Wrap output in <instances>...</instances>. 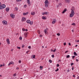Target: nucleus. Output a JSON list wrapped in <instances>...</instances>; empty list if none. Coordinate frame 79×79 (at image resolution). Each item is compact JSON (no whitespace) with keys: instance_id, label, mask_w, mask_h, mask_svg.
I'll use <instances>...</instances> for the list:
<instances>
[{"instance_id":"1","label":"nucleus","mask_w":79,"mask_h":79,"mask_svg":"<svg viewBox=\"0 0 79 79\" xmlns=\"http://www.w3.org/2000/svg\"><path fill=\"white\" fill-rule=\"evenodd\" d=\"M71 10L72 11H71V13L70 15V18H72V17L74 15V10L73 9H72Z\"/></svg>"},{"instance_id":"2","label":"nucleus","mask_w":79,"mask_h":79,"mask_svg":"<svg viewBox=\"0 0 79 79\" xmlns=\"http://www.w3.org/2000/svg\"><path fill=\"white\" fill-rule=\"evenodd\" d=\"M45 4V7H48V0H46L44 2Z\"/></svg>"},{"instance_id":"3","label":"nucleus","mask_w":79,"mask_h":79,"mask_svg":"<svg viewBox=\"0 0 79 79\" xmlns=\"http://www.w3.org/2000/svg\"><path fill=\"white\" fill-rule=\"evenodd\" d=\"M2 24H3L4 25H7V24H8L7 21L5 20H3L2 21Z\"/></svg>"},{"instance_id":"4","label":"nucleus","mask_w":79,"mask_h":79,"mask_svg":"<svg viewBox=\"0 0 79 79\" xmlns=\"http://www.w3.org/2000/svg\"><path fill=\"white\" fill-rule=\"evenodd\" d=\"M10 16H11V18H12L13 19L15 18V15L12 13H11L10 14Z\"/></svg>"},{"instance_id":"5","label":"nucleus","mask_w":79,"mask_h":79,"mask_svg":"<svg viewBox=\"0 0 79 79\" xmlns=\"http://www.w3.org/2000/svg\"><path fill=\"white\" fill-rule=\"evenodd\" d=\"M26 20V19L24 17H23L22 18V22H24V21H25Z\"/></svg>"},{"instance_id":"6","label":"nucleus","mask_w":79,"mask_h":79,"mask_svg":"<svg viewBox=\"0 0 79 79\" xmlns=\"http://www.w3.org/2000/svg\"><path fill=\"white\" fill-rule=\"evenodd\" d=\"M56 22V19H53V21L52 22V24H54Z\"/></svg>"},{"instance_id":"7","label":"nucleus","mask_w":79,"mask_h":79,"mask_svg":"<svg viewBox=\"0 0 79 79\" xmlns=\"http://www.w3.org/2000/svg\"><path fill=\"white\" fill-rule=\"evenodd\" d=\"M6 41L8 44H10V40L9 39H7L6 40Z\"/></svg>"},{"instance_id":"8","label":"nucleus","mask_w":79,"mask_h":79,"mask_svg":"<svg viewBox=\"0 0 79 79\" xmlns=\"http://www.w3.org/2000/svg\"><path fill=\"white\" fill-rule=\"evenodd\" d=\"M70 0H65V2L66 3H70Z\"/></svg>"},{"instance_id":"9","label":"nucleus","mask_w":79,"mask_h":79,"mask_svg":"<svg viewBox=\"0 0 79 79\" xmlns=\"http://www.w3.org/2000/svg\"><path fill=\"white\" fill-rule=\"evenodd\" d=\"M26 22L27 23H28V24H30L31 23V21L29 20H27L26 21Z\"/></svg>"},{"instance_id":"10","label":"nucleus","mask_w":79,"mask_h":79,"mask_svg":"<svg viewBox=\"0 0 79 79\" xmlns=\"http://www.w3.org/2000/svg\"><path fill=\"white\" fill-rule=\"evenodd\" d=\"M35 13L34 12H32L31 13V15H35Z\"/></svg>"},{"instance_id":"11","label":"nucleus","mask_w":79,"mask_h":79,"mask_svg":"<svg viewBox=\"0 0 79 79\" xmlns=\"http://www.w3.org/2000/svg\"><path fill=\"white\" fill-rule=\"evenodd\" d=\"M9 10L10 8L9 7L6 8V11H9Z\"/></svg>"},{"instance_id":"12","label":"nucleus","mask_w":79,"mask_h":79,"mask_svg":"<svg viewBox=\"0 0 79 79\" xmlns=\"http://www.w3.org/2000/svg\"><path fill=\"white\" fill-rule=\"evenodd\" d=\"M35 58V55H32L31 56V58L34 59Z\"/></svg>"},{"instance_id":"13","label":"nucleus","mask_w":79,"mask_h":79,"mask_svg":"<svg viewBox=\"0 0 79 79\" xmlns=\"http://www.w3.org/2000/svg\"><path fill=\"white\" fill-rule=\"evenodd\" d=\"M1 5L3 7V8H5L6 7V6L5 4H2Z\"/></svg>"},{"instance_id":"14","label":"nucleus","mask_w":79,"mask_h":79,"mask_svg":"<svg viewBox=\"0 0 79 79\" xmlns=\"http://www.w3.org/2000/svg\"><path fill=\"white\" fill-rule=\"evenodd\" d=\"M67 10L66 9H65L62 12V13L63 14V13H65V12H66V11H67Z\"/></svg>"},{"instance_id":"15","label":"nucleus","mask_w":79,"mask_h":79,"mask_svg":"<svg viewBox=\"0 0 79 79\" xmlns=\"http://www.w3.org/2000/svg\"><path fill=\"white\" fill-rule=\"evenodd\" d=\"M73 54L75 56H77V53L76 52H74Z\"/></svg>"},{"instance_id":"16","label":"nucleus","mask_w":79,"mask_h":79,"mask_svg":"<svg viewBox=\"0 0 79 79\" xmlns=\"http://www.w3.org/2000/svg\"><path fill=\"white\" fill-rule=\"evenodd\" d=\"M42 19H43L45 20V19H47V18H45V16H43L42 17Z\"/></svg>"},{"instance_id":"17","label":"nucleus","mask_w":79,"mask_h":79,"mask_svg":"<svg viewBox=\"0 0 79 79\" xmlns=\"http://www.w3.org/2000/svg\"><path fill=\"white\" fill-rule=\"evenodd\" d=\"M2 9H3V7L2 5H1L0 6V10H2Z\"/></svg>"},{"instance_id":"18","label":"nucleus","mask_w":79,"mask_h":79,"mask_svg":"<svg viewBox=\"0 0 79 79\" xmlns=\"http://www.w3.org/2000/svg\"><path fill=\"white\" fill-rule=\"evenodd\" d=\"M24 34L25 37H27V33H25Z\"/></svg>"},{"instance_id":"19","label":"nucleus","mask_w":79,"mask_h":79,"mask_svg":"<svg viewBox=\"0 0 79 79\" xmlns=\"http://www.w3.org/2000/svg\"><path fill=\"white\" fill-rule=\"evenodd\" d=\"M10 63V64H14V62H11Z\"/></svg>"},{"instance_id":"20","label":"nucleus","mask_w":79,"mask_h":79,"mask_svg":"<svg viewBox=\"0 0 79 79\" xmlns=\"http://www.w3.org/2000/svg\"><path fill=\"white\" fill-rule=\"evenodd\" d=\"M27 3H28V4H30V0H27Z\"/></svg>"},{"instance_id":"21","label":"nucleus","mask_w":79,"mask_h":79,"mask_svg":"<svg viewBox=\"0 0 79 79\" xmlns=\"http://www.w3.org/2000/svg\"><path fill=\"white\" fill-rule=\"evenodd\" d=\"M66 57L68 58H70V56L69 55H68L66 56Z\"/></svg>"},{"instance_id":"22","label":"nucleus","mask_w":79,"mask_h":79,"mask_svg":"<svg viewBox=\"0 0 79 79\" xmlns=\"http://www.w3.org/2000/svg\"><path fill=\"white\" fill-rule=\"evenodd\" d=\"M46 12H43L42 13V15H46Z\"/></svg>"},{"instance_id":"23","label":"nucleus","mask_w":79,"mask_h":79,"mask_svg":"<svg viewBox=\"0 0 79 79\" xmlns=\"http://www.w3.org/2000/svg\"><path fill=\"white\" fill-rule=\"evenodd\" d=\"M31 25H32L33 24V22H30V23Z\"/></svg>"},{"instance_id":"24","label":"nucleus","mask_w":79,"mask_h":79,"mask_svg":"<svg viewBox=\"0 0 79 79\" xmlns=\"http://www.w3.org/2000/svg\"><path fill=\"white\" fill-rule=\"evenodd\" d=\"M47 30L45 29L44 31V32H45V34H47Z\"/></svg>"},{"instance_id":"25","label":"nucleus","mask_w":79,"mask_h":79,"mask_svg":"<svg viewBox=\"0 0 79 79\" xmlns=\"http://www.w3.org/2000/svg\"><path fill=\"white\" fill-rule=\"evenodd\" d=\"M40 69L41 70L42 69H43V67L40 66Z\"/></svg>"},{"instance_id":"26","label":"nucleus","mask_w":79,"mask_h":79,"mask_svg":"<svg viewBox=\"0 0 79 79\" xmlns=\"http://www.w3.org/2000/svg\"><path fill=\"white\" fill-rule=\"evenodd\" d=\"M49 61L50 63H52V60H49Z\"/></svg>"},{"instance_id":"27","label":"nucleus","mask_w":79,"mask_h":79,"mask_svg":"<svg viewBox=\"0 0 79 79\" xmlns=\"http://www.w3.org/2000/svg\"><path fill=\"white\" fill-rule=\"evenodd\" d=\"M17 10H18V7H15V10L16 11H17Z\"/></svg>"},{"instance_id":"28","label":"nucleus","mask_w":79,"mask_h":79,"mask_svg":"<svg viewBox=\"0 0 79 79\" xmlns=\"http://www.w3.org/2000/svg\"><path fill=\"white\" fill-rule=\"evenodd\" d=\"M22 37H21V36L20 37H19L20 40H22Z\"/></svg>"},{"instance_id":"29","label":"nucleus","mask_w":79,"mask_h":79,"mask_svg":"<svg viewBox=\"0 0 79 79\" xmlns=\"http://www.w3.org/2000/svg\"><path fill=\"white\" fill-rule=\"evenodd\" d=\"M72 25H73V26H76V24H75V23H73L72 24Z\"/></svg>"},{"instance_id":"30","label":"nucleus","mask_w":79,"mask_h":79,"mask_svg":"<svg viewBox=\"0 0 79 79\" xmlns=\"http://www.w3.org/2000/svg\"><path fill=\"white\" fill-rule=\"evenodd\" d=\"M59 70V69H58V68H57V69L55 70V71H56V72L58 71Z\"/></svg>"},{"instance_id":"31","label":"nucleus","mask_w":79,"mask_h":79,"mask_svg":"<svg viewBox=\"0 0 79 79\" xmlns=\"http://www.w3.org/2000/svg\"><path fill=\"white\" fill-rule=\"evenodd\" d=\"M27 7V5H25L24 6V8H26Z\"/></svg>"},{"instance_id":"32","label":"nucleus","mask_w":79,"mask_h":79,"mask_svg":"<svg viewBox=\"0 0 79 79\" xmlns=\"http://www.w3.org/2000/svg\"><path fill=\"white\" fill-rule=\"evenodd\" d=\"M13 76L15 77V76H16V74L15 73L13 75Z\"/></svg>"},{"instance_id":"33","label":"nucleus","mask_w":79,"mask_h":79,"mask_svg":"<svg viewBox=\"0 0 79 79\" xmlns=\"http://www.w3.org/2000/svg\"><path fill=\"white\" fill-rule=\"evenodd\" d=\"M57 35H58V36H60V33H57Z\"/></svg>"},{"instance_id":"34","label":"nucleus","mask_w":79,"mask_h":79,"mask_svg":"<svg viewBox=\"0 0 79 79\" xmlns=\"http://www.w3.org/2000/svg\"><path fill=\"white\" fill-rule=\"evenodd\" d=\"M59 66H60V65H59V64H57L56 65L57 67H59Z\"/></svg>"},{"instance_id":"35","label":"nucleus","mask_w":79,"mask_h":79,"mask_svg":"<svg viewBox=\"0 0 79 79\" xmlns=\"http://www.w3.org/2000/svg\"><path fill=\"white\" fill-rule=\"evenodd\" d=\"M56 49H54V50H53V52H55V51H56Z\"/></svg>"},{"instance_id":"36","label":"nucleus","mask_w":79,"mask_h":79,"mask_svg":"<svg viewBox=\"0 0 79 79\" xmlns=\"http://www.w3.org/2000/svg\"><path fill=\"white\" fill-rule=\"evenodd\" d=\"M49 13L48 12H46V15H48Z\"/></svg>"},{"instance_id":"37","label":"nucleus","mask_w":79,"mask_h":79,"mask_svg":"<svg viewBox=\"0 0 79 79\" xmlns=\"http://www.w3.org/2000/svg\"><path fill=\"white\" fill-rule=\"evenodd\" d=\"M75 58V56H72V58L73 59H74Z\"/></svg>"},{"instance_id":"38","label":"nucleus","mask_w":79,"mask_h":79,"mask_svg":"<svg viewBox=\"0 0 79 79\" xmlns=\"http://www.w3.org/2000/svg\"><path fill=\"white\" fill-rule=\"evenodd\" d=\"M16 2H20V1H21V0H16Z\"/></svg>"},{"instance_id":"39","label":"nucleus","mask_w":79,"mask_h":79,"mask_svg":"<svg viewBox=\"0 0 79 79\" xmlns=\"http://www.w3.org/2000/svg\"><path fill=\"white\" fill-rule=\"evenodd\" d=\"M54 55H52V58H54Z\"/></svg>"},{"instance_id":"40","label":"nucleus","mask_w":79,"mask_h":79,"mask_svg":"<svg viewBox=\"0 0 79 79\" xmlns=\"http://www.w3.org/2000/svg\"><path fill=\"white\" fill-rule=\"evenodd\" d=\"M24 44H23L22 48H24Z\"/></svg>"},{"instance_id":"41","label":"nucleus","mask_w":79,"mask_h":79,"mask_svg":"<svg viewBox=\"0 0 79 79\" xmlns=\"http://www.w3.org/2000/svg\"><path fill=\"white\" fill-rule=\"evenodd\" d=\"M25 13H26V15H27V14H29V12H27Z\"/></svg>"},{"instance_id":"42","label":"nucleus","mask_w":79,"mask_h":79,"mask_svg":"<svg viewBox=\"0 0 79 79\" xmlns=\"http://www.w3.org/2000/svg\"><path fill=\"white\" fill-rule=\"evenodd\" d=\"M29 52V51H27L26 52V53H27H27H28V52Z\"/></svg>"},{"instance_id":"43","label":"nucleus","mask_w":79,"mask_h":79,"mask_svg":"<svg viewBox=\"0 0 79 79\" xmlns=\"http://www.w3.org/2000/svg\"><path fill=\"white\" fill-rule=\"evenodd\" d=\"M69 45H70V46H71V43H69Z\"/></svg>"},{"instance_id":"44","label":"nucleus","mask_w":79,"mask_h":79,"mask_svg":"<svg viewBox=\"0 0 79 79\" xmlns=\"http://www.w3.org/2000/svg\"><path fill=\"white\" fill-rule=\"evenodd\" d=\"M22 31H25V29H24V28H23Z\"/></svg>"},{"instance_id":"45","label":"nucleus","mask_w":79,"mask_h":79,"mask_svg":"<svg viewBox=\"0 0 79 79\" xmlns=\"http://www.w3.org/2000/svg\"><path fill=\"white\" fill-rule=\"evenodd\" d=\"M17 48H18L19 49H21V48L20 47H17Z\"/></svg>"},{"instance_id":"46","label":"nucleus","mask_w":79,"mask_h":79,"mask_svg":"<svg viewBox=\"0 0 79 79\" xmlns=\"http://www.w3.org/2000/svg\"><path fill=\"white\" fill-rule=\"evenodd\" d=\"M38 32L39 34H40V31H38Z\"/></svg>"},{"instance_id":"47","label":"nucleus","mask_w":79,"mask_h":79,"mask_svg":"<svg viewBox=\"0 0 79 79\" xmlns=\"http://www.w3.org/2000/svg\"><path fill=\"white\" fill-rule=\"evenodd\" d=\"M23 15L24 16L25 15H26V13H24L23 14Z\"/></svg>"},{"instance_id":"48","label":"nucleus","mask_w":79,"mask_h":79,"mask_svg":"<svg viewBox=\"0 0 79 79\" xmlns=\"http://www.w3.org/2000/svg\"><path fill=\"white\" fill-rule=\"evenodd\" d=\"M67 52H68V51H66L65 52V53H67Z\"/></svg>"},{"instance_id":"49","label":"nucleus","mask_w":79,"mask_h":79,"mask_svg":"<svg viewBox=\"0 0 79 79\" xmlns=\"http://www.w3.org/2000/svg\"><path fill=\"white\" fill-rule=\"evenodd\" d=\"M73 64H74V63H71V66H73Z\"/></svg>"},{"instance_id":"50","label":"nucleus","mask_w":79,"mask_h":79,"mask_svg":"<svg viewBox=\"0 0 79 79\" xmlns=\"http://www.w3.org/2000/svg\"><path fill=\"white\" fill-rule=\"evenodd\" d=\"M19 63H21V61L19 60Z\"/></svg>"},{"instance_id":"51","label":"nucleus","mask_w":79,"mask_h":79,"mask_svg":"<svg viewBox=\"0 0 79 79\" xmlns=\"http://www.w3.org/2000/svg\"><path fill=\"white\" fill-rule=\"evenodd\" d=\"M2 66H3V65L2 64H0V67H2Z\"/></svg>"},{"instance_id":"52","label":"nucleus","mask_w":79,"mask_h":79,"mask_svg":"<svg viewBox=\"0 0 79 79\" xmlns=\"http://www.w3.org/2000/svg\"><path fill=\"white\" fill-rule=\"evenodd\" d=\"M3 66H5V64H3Z\"/></svg>"},{"instance_id":"53","label":"nucleus","mask_w":79,"mask_h":79,"mask_svg":"<svg viewBox=\"0 0 79 79\" xmlns=\"http://www.w3.org/2000/svg\"><path fill=\"white\" fill-rule=\"evenodd\" d=\"M66 43H64V45H66Z\"/></svg>"},{"instance_id":"54","label":"nucleus","mask_w":79,"mask_h":79,"mask_svg":"<svg viewBox=\"0 0 79 79\" xmlns=\"http://www.w3.org/2000/svg\"><path fill=\"white\" fill-rule=\"evenodd\" d=\"M28 48H30V49L31 48V46H28Z\"/></svg>"},{"instance_id":"55","label":"nucleus","mask_w":79,"mask_h":79,"mask_svg":"<svg viewBox=\"0 0 79 79\" xmlns=\"http://www.w3.org/2000/svg\"><path fill=\"white\" fill-rule=\"evenodd\" d=\"M67 72H69V69L67 70Z\"/></svg>"},{"instance_id":"56","label":"nucleus","mask_w":79,"mask_h":79,"mask_svg":"<svg viewBox=\"0 0 79 79\" xmlns=\"http://www.w3.org/2000/svg\"><path fill=\"white\" fill-rule=\"evenodd\" d=\"M42 36H43V35H40V36L41 37H42Z\"/></svg>"},{"instance_id":"57","label":"nucleus","mask_w":79,"mask_h":79,"mask_svg":"<svg viewBox=\"0 0 79 79\" xmlns=\"http://www.w3.org/2000/svg\"><path fill=\"white\" fill-rule=\"evenodd\" d=\"M77 79H79V76L77 77Z\"/></svg>"},{"instance_id":"58","label":"nucleus","mask_w":79,"mask_h":79,"mask_svg":"<svg viewBox=\"0 0 79 79\" xmlns=\"http://www.w3.org/2000/svg\"><path fill=\"white\" fill-rule=\"evenodd\" d=\"M72 70H73H73H74V67H72Z\"/></svg>"},{"instance_id":"59","label":"nucleus","mask_w":79,"mask_h":79,"mask_svg":"<svg viewBox=\"0 0 79 79\" xmlns=\"http://www.w3.org/2000/svg\"><path fill=\"white\" fill-rule=\"evenodd\" d=\"M51 52H53V49H52L51 50Z\"/></svg>"},{"instance_id":"60","label":"nucleus","mask_w":79,"mask_h":79,"mask_svg":"<svg viewBox=\"0 0 79 79\" xmlns=\"http://www.w3.org/2000/svg\"><path fill=\"white\" fill-rule=\"evenodd\" d=\"M59 5H60V6H61V5L62 4H61V3H60L59 4Z\"/></svg>"},{"instance_id":"61","label":"nucleus","mask_w":79,"mask_h":79,"mask_svg":"<svg viewBox=\"0 0 79 79\" xmlns=\"http://www.w3.org/2000/svg\"><path fill=\"white\" fill-rule=\"evenodd\" d=\"M16 69H17V70H18V69H19V68H16Z\"/></svg>"},{"instance_id":"62","label":"nucleus","mask_w":79,"mask_h":79,"mask_svg":"<svg viewBox=\"0 0 79 79\" xmlns=\"http://www.w3.org/2000/svg\"><path fill=\"white\" fill-rule=\"evenodd\" d=\"M13 49H11V52H13Z\"/></svg>"},{"instance_id":"63","label":"nucleus","mask_w":79,"mask_h":79,"mask_svg":"<svg viewBox=\"0 0 79 79\" xmlns=\"http://www.w3.org/2000/svg\"><path fill=\"white\" fill-rule=\"evenodd\" d=\"M76 61H77H77H79L78 60V59H76Z\"/></svg>"},{"instance_id":"64","label":"nucleus","mask_w":79,"mask_h":79,"mask_svg":"<svg viewBox=\"0 0 79 79\" xmlns=\"http://www.w3.org/2000/svg\"><path fill=\"white\" fill-rule=\"evenodd\" d=\"M76 42H79V40H77Z\"/></svg>"}]
</instances>
